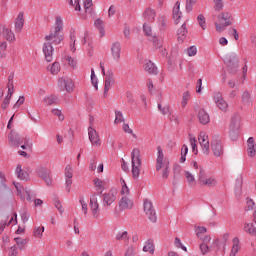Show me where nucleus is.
<instances>
[{
	"instance_id": "9",
	"label": "nucleus",
	"mask_w": 256,
	"mask_h": 256,
	"mask_svg": "<svg viewBox=\"0 0 256 256\" xmlns=\"http://www.w3.org/2000/svg\"><path fill=\"white\" fill-rule=\"evenodd\" d=\"M36 173L38 177H40V179H43V181H45L48 187H51V185H53V180L51 179V170L43 166H40L37 168Z\"/></svg>"
},
{
	"instance_id": "20",
	"label": "nucleus",
	"mask_w": 256,
	"mask_h": 256,
	"mask_svg": "<svg viewBox=\"0 0 256 256\" xmlns=\"http://www.w3.org/2000/svg\"><path fill=\"white\" fill-rule=\"evenodd\" d=\"M24 25H25V18L23 16V12H20L15 20L16 33H21V31H23Z\"/></svg>"
},
{
	"instance_id": "40",
	"label": "nucleus",
	"mask_w": 256,
	"mask_h": 256,
	"mask_svg": "<svg viewBox=\"0 0 256 256\" xmlns=\"http://www.w3.org/2000/svg\"><path fill=\"white\" fill-rule=\"evenodd\" d=\"M187 153H189V148L187 147V145L184 144L181 149L180 163L187 161Z\"/></svg>"
},
{
	"instance_id": "34",
	"label": "nucleus",
	"mask_w": 256,
	"mask_h": 256,
	"mask_svg": "<svg viewBox=\"0 0 256 256\" xmlns=\"http://www.w3.org/2000/svg\"><path fill=\"white\" fill-rule=\"evenodd\" d=\"M57 101H59V98H57V96L53 94L43 99V102L47 105H55L57 104Z\"/></svg>"
},
{
	"instance_id": "31",
	"label": "nucleus",
	"mask_w": 256,
	"mask_h": 256,
	"mask_svg": "<svg viewBox=\"0 0 256 256\" xmlns=\"http://www.w3.org/2000/svg\"><path fill=\"white\" fill-rule=\"evenodd\" d=\"M143 15L150 23H153V21H155V10L147 8Z\"/></svg>"
},
{
	"instance_id": "1",
	"label": "nucleus",
	"mask_w": 256,
	"mask_h": 256,
	"mask_svg": "<svg viewBox=\"0 0 256 256\" xmlns=\"http://www.w3.org/2000/svg\"><path fill=\"white\" fill-rule=\"evenodd\" d=\"M63 30V19L61 16L56 17L55 27L54 30L50 31V34L45 36V41L43 45V53L45 55V59L48 63L53 61V45H59L61 41H63V36L61 31Z\"/></svg>"
},
{
	"instance_id": "30",
	"label": "nucleus",
	"mask_w": 256,
	"mask_h": 256,
	"mask_svg": "<svg viewBox=\"0 0 256 256\" xmlns=\"http://www.w3.org/2000/svg\"><path fill=\"white\" fill-rule=\"evenodd\" d=\"M93 183H94V185L96 187V191H98V194L99 195H103V191L105 189V187L103 186V183H104L103 180H101L99 178H95L93 180Z\"/></svg>"
},
{
	"instance_id": "43",
	"label": "nucleus",
	"mask_w": 256,
	"mask_h": 256,
	"mask_svg": "<svg viewBox=\"0 0 256 256\" xmlns=\"http://www.w3.org/2000/svg\"><path fill=\"white\" fill-rule=\"evenodd\" d=\"M14 241L19 249H23L27 245V239H23L21 237L14 238Z\"/></svg>"
},
{
	"instance_id": "59",
	"label": "nucleus",
	"mask_w": 256,
	"mask_h": 256,
	"mask_svg": "<svg viewBox=\"0 0 256 256\" xmlns=\"http://www.w3.org/2000/svg\"><path fill=\"white\" fill-rule=\"evenodd\" d=\"M187 53L189 57H195V55H197V47L196 46H190L187 49Z\"/></svg>"
},
{
	"instance_id": "14",
	"label": "nucleus",
	"mask_w": 256,
	"mask_h": 256,
	"mask_svg": "<svg viewBox=\"0 0 256 256\" xmlns=\"http://www.w3.org/2000/svg\"><path fill=\"white\" fill-rule=\"evenodd\" d=\"M211 150L214 157H221V155H223V144L221 143V140H212Z\"/></svg>"
},
{
	"instance_id": "7",
	"label": "nucleus",
	"mask_w": 256,
	"mask_h": 256,
	"mask_svg": "<svg viewBox=\"0 0 256 256\" xmlns=\"http://www.w3.org/2000/svg\"><path fill=\"white\" fill-rule=\"evenodd\" d=\"M241 128V119L239 115H234L231 118L230 128H229V136L232 141H236L237 137H239V129Z\"/></svg>"
},
{
	"instance_id": "44",
	"label": "nucleus",
	"mask_w": 256,
	"mask_h": 256,
	"mask_svg": "<svg viewBox=\"0 0 256 256\" xmlns=\"http://www.w3.org/2000/svg\"><path fill=\"white\" fill-rule=\"evenodd\" d=\"M91 83L97 91V89H99V86H98L99 81L97 79V76L95 75V70L93 68L91 69Z\"/></svg>"
},
{
	"instance_id": "41",
	"label": "nucleus",
	"mask_w": 256,
	"mask_h": 256,
	"mask_svg": "<svg viewBox=\"0 0 256 256\" xmlns=\"http://www.w3.org/2000/svg\"><path fill=\"white\" fill-rule=\"evenodd\" d=\"M248 148L247 153L248 155H253V147H255V139L253 137L248 138Z\"/></svg>"
},
{
	"instance_id": "23",
	"label": "nucleus",
	"mask_w": 256,
	"mask_h": 256,
	"mask_svg": "<svg viewBox=\"0 0 256 256\" xmlns=\"http://www.w3.org/2000/svg\"><path fill=\"white\" fill-rule=\"evenodd\" d=\"M198 118H199L201 125H207L209 123V121L211 120L209 118V114L207 113V111H205V109L199 110Z\"/></svg>"
},
{
	"instance_id": "3",
	"label": "nucleus",
	"mask_w": 256,
	"mask_h": 256,
	"mask_svg": "<svg viewBox=\"0 0 256 256\" xmlns=\"http://www.w3.org/2000/svg\"><path fill=\"white\" fill-rule=\"evenodd\" d=\"M216 31L223 33L227 27L233 25V16L229 12H222L218 15V22H215Z\"/></svg>"
},
{
	"instance_id": "60",
	"label": "nucleus",
	"mask_w": 256,
	"mask_h": 256,
	"mask_svg": "<svg viewBox=\"0 0 256 256\" xmlns=\"http://www.w3.org/2000/svg\"><path fill=\"white\" fill-rule=\"evenodd\" d=\"M200 250L202 255H207V253H209V251H211V248H209L208 244H200Z\"/></svg>"
},
{
	"instance_id": "49",
	"label": "nucleus",
	"mask_w": 256,
	"mask_h": 256,
	"mask_svg": "<svg viewBox=\"0 0 256 256\" xmlns=\"http://www.w3.org/2000/svg\"><path fill=\"white\" fill-rule=\"evenodd\" d=\"M67 2L74 7L75 11H81V0H74V3L73 0H67Z\"/></svg>"
},
{
	"instance_id": "58",
	"label": "nucleus",
	"mask_w": 256,
	"mask_h": 256,
	"mask_svg": "<svg viewBox=\"0 0 256 256\" xmlns=\"http://www.w3.org/2000/svg\"><path fill=\"white\" fill-rule=\"evenodd\" d=\"M158 109L162 113V115H169V106H162L161 103L158 104Z\"/></svg>"
},
{
	"instance_id": "61",
	"label": "nucleus",
	"mask_w": 256,
	"mask_h": 256,
	"mask_svg": "<svg viewBox=\"0 0 256 256\" xmlns=\"http://www.w3.org/2000/svg\"><path fill=\"white\" fill-rule=\"evenodd\" d=\"M185 177L187 179V182L191 185V183H195V176H193V174H191V172L186 171L185 172Z\"/></svg>"
},
{
	"instance_id": "63",
	"label": "nucleus",
	"mask_w": 256,
	"mask_h": 256,
	"mask_svg": "<svg viewBox=\"0 0 256 256\" xmlns=\"http://www.w3.org/2000/svg\"><path fill=\"white\" fill-rule=\"evenodd\" d=\"M9 103H11V98L6 96L1 104V109L3 110L7 109V107H9Z\"/></svg>"
},
{
	"instance_id": "36",
	"label": "nucleus",
	"mask_w": 256,
	"mask_h": 256,
	"mask_svg": "<svg viewBox=\"0 0 256 256\" xmlns=\"http://www.w3.org/2000/svg\"><path fill=\"white\" fill-rule=\"evenodd\" d=\"M84 9L85 13L91 15L93 13V1L92 0H84Z\"/></svg>"
},
{
	"instance_id": "22",
	"label": "nucleus",
	"mask_w": 256,
	"mask_h": 256,
	"mask_svg": "<svg viewBox=\"0 0 256 256\" xmlns=\"http://www.w3.org/2000/svg\"><path fill=\"white\" fill-rule=\"evenodd\" d=\"M144 71H146V73H149V75H157V73H159V71L157 70V66H155V64L151 60L144 64Z\"/></svg>"
},
{
	"instance_id": "55",
	"label": "nucleus",
	"mask_w": 256,
	"mask_h": 256,
	"mask_svg": "<svg viewBox=\"0 0 256 256\" xmlns=\"http://www.w3.org/2000/svg\"><path fill=\"white\" fill-rule=\"evenodd\" d=\"M214 9L215 11L223 10V0H214Z\"/></svg>"
},
{
	"instance_id": "47",
	"label": "nucleus",
	"mask_w": 256,
	"mask_h": 256,
	"mask_svg": "<svg viewBox=\"0 0 256 256\" xmlns=\"http://www.w3.org/2000/svg\"><path fill=\"white\" fill-rule=\"evenodd\" d=\"M45 231V227L38 226L34 228V237H38L41 239L43 237V232Z\"/></svg>"
},
{
	"instance_id": "25",
	"label": "nucleus",
	"mask_w": 256,
	"mask_h": 256,
	"mask_svg": "<svg viewBox=\"0 0 256 256\" xmlns=\"http://www.w3.org/2000/svg\"><path fill=\"white\" fill-rule=\"evenodd\" d=\"M175 5L176 7L173 8V19L175 20V24L179 25V19H181V3L177 1Z\"/></svg>"
},
{
	"instance_id": "27",
	"label": "nucleus",
	"mask_w": 256,
	"mask_h": 256,
	"mask_svg": "<svg viewBox=\"0 0 256 256\" xmlns=\"http://www.w3.org/2000/svg\"><path fill=\"white\" fill-rule=\"evenodd\" d=\"M58 83L59 85H61V87H65L68 93H71L73 91V82L71 80H65L63 78H60L58 80Z\"/></svg>"
},
{
	"instance_id": "16",
	"label": "nucleus",
	"mask_w": 256,
	"mask_h": 256,
	"mask_svg": "<svg viewBox=\"0 0 256 256\" xmlns=\"http://www.w3.org/2000/svg\"><path fill=\"white\" fill-rule=\"evenodd\" d=\"M66 177V191L69 193L71 191V185H73V168L71 165H67L65 168Z\"/></svg>"
},
{
	"instance_id": "21",
	"label": "nucleus",
	"mask_w": 256,
	"mask_h": 256,
	"mask_svg": "<svg viewBox=\"0 0 256 256\" xmlns=\"http://www.w3.org/2000/svg\"><path fill=\"white\" fill-rule=\"evenodd\" d=\"M119 207L122 211H125V209H132L133 201L131 199H129L127 196H124L119 201Z\"/></svg>"
},
{
	"instance_id": "24",
	"label": "nucleus",
	"mask_w": 256,
	"mask_h": 256,
	"mask_svg": "<svg viewBox=\"0 0 256 256\" xmlns=\"http://www.w3.org/2000/svg\"><path fill=\"white\" fill-rule=\"evenodd\" d=\"M177 35L178 41H180V43H183V41H185L187 37V24H182V26L177 31Z\"/></svg>"
},
{
	"instance_id": "17",
	"label": "nucleus",
	"mask_w": 256,
	"mask_h": 256,
	"mask_svg": "<svg viewBox=\"0 0 256 256\" xmlns=\"http://www.w3.org/2000/svg\"><path fill=\"white\" fill-rule=\"evenodd\" d=\"M198 141L202 147L203 153H205V155H209V137L206 136L205 133L201 132L198 137Z\"/></svg>"
},
{
	"instance_id": "51",
	"label": "nucleus",
	"mask_w": 256,
	"mask_h": 256,
	"mask_svg": "<svg viewBox=\"0 0 256 256\" xmlns=\"http://www.w3.org/2000/svg\"><path fill=\"white\" fill-rule=\"evenodd\" d=\"M79 203L82 207V211L84 213V215H87L89 208L87 207V203L85 202V198L80 197Z\"/></svg>"
},
{
	"instance_id": "19",
	"label": "nucleus",
	"mask_w": 256,
	"mask_h": 256,
	"mask_svg": "<svg viewBox=\"0 0 256 256\" xmlns=\"http://www.w3.org/2000/svg\"><path fill=\"white\" fill-rule=\"evenodd\" d=\"M111 55L114 61L119 62L121 59V43L114 42L111 46Z\"/></svg>"
},
{
	"instance_id": "26",
	"label": "nucleus",
	"mask_w": 256,
	"mask_h": 256,
	"mask_svg": "<svg viewBox=\"0 0 256 256\" xmlns=\"http://www.w3.org/2000/svg\"><path fill=\"white\" fill-rule=\"evenodd\" d=\"M16 175L18 179H21V181H27L29 179V173H27V171H23L21 164H18L16 167Z\"/></svg>"
},
{
	"instance_id": "11",
	"label": "nucleus",
	"mask_w": 256,
	"mask_h": 256,
	"mask_svg": "<svg viewBox=\"0 0 256 256\" xmlns=\"http://www.w3.org/2000/svg\"><path fill=\"white\" fill-rule=\"evenodd\" d=\"M8 141L11 147H19L23 143V137L15 130H11L8 135Z\"/></svg>"
},
{
	"instance_id": "56",
	"label": "nucleus",
	"mask_w": 256,
	"mask_h": 256,
	"mask_svg": "<svg viewBox=\"0 0 256 256\" xmlns=\"http://www.w3.org/2000/svg\"><path fill=\"white\" fill-rule=\"evenodd\" d=\"M52 113L59 118V121H64L65 120V116L63 115V113H61V110L59 109H52Z\"/></svg>"
},
{
	"instance_id": "12",
	"label": "nucleus",
	"mask_w": 256,
	"mask_h": 256,
	"mask_svg": "<svg viewBox=\"0 0 256 256\" xmlns=\"http://www.w3.org/2000/svg\"><path fill=\"white\" fill-rule=\"evenodd\" d=\"M90 208L94 219H99V202L97 201V194L94 193L90 196Z\"/></svg>"
},
{
	"instance_id": "48",
	"label": "nucleus",
	"mask_w": 256,
	"mask_h": 256,
	"mask_svg": "<svg viewBox=\"0 0 256 256\" xmlns=\"http://www.w3.org/2000/svg\"><path fill=\"white\" fill-rule=\"evenodd\" d=\"M115 120L114 123L117 125L119 123H123V121H125V118H123V112L122 111H115Z\"/></svg>"
},
{
	"instance_id": "13",
	"label": "nucleus",
	"mask_w": 256,
	"mask_h": 256,
	"mask_svg": "<svg viewBox=\"0 0 256 256\" xmlns=\"http://www.w3.org/2000/svg\"><path fill=\"white\" fill-rule=\"evenodd\" d=\"M115 83V78L112 70H108L105 78L104 84V97H107V93H109V89H111L112 85Z\"/></svg>"
},
{
	"instance_id": "35",
	"label": "nucleus",
	"mask_w": 256,
	"mask_h": 256,
	"mask_svg": "<svg viewBox=\"0 0 256 256\" xmlns=\"http://www.w3.org/2000/svg\"><path fill=\"white\" fill-rule=\"evenodd\" d=\"M48 71H50L52 75H57V73H59V71H61V64H59V62H54L50 66V68L48 66Z\"/></svg>"
},
{
	"instance_id": "32",
	"label": "nucleus",
	"mask_w": 256,
	"mask_h": 256,
	"mask_svg": "<svg viewBox=\"0 0 256 256\" xmlns=\"http://www.w3.org/2000/svg\"><path fill=\"white\" fill-rule=\"evenodd\" d=\"M95 28L100 31L101 37H105V28L103 27V20L100 18L96 19L94 22Z\"/></svg>"
},
{
	"instance_id": "5",
	"label": "nucleus",
	"mask_w": 256,
	"mask_h": 256,
	"mask_svg": "<svg viewBox=\"0 0 256 256\" xmlns=\"http://www.w3.org/2000/svg\"><path fill=\"white\" fill-rule=\"evenodd\" d=\"M224 63L230 75H236L237 71H239V57L237 56V54H227L224 57Z\"/></svg>"
},
{
	"instance_id": "57",
	"label": "nucleus",
	"mask_w": 256,
	"mask_h": 256,
	"mask_svg": "<svg viewBox=\"0 0 256 256\" xmlns=\"http://www.w3.org/2000/svg\"><path fill=\"white\" fill-rule=\"evenodd\" d=\"M70 39L72 41V44H70V49H71L72 53H75V51H77V48L75 47V43L77 41L75 34H71Z\"/></svg>"
},
{
	"instance_id": "33",
	"label": "nucleus",
	"mask_w": 256,
	"mask_h": 256,
	"mask_svg": "<svg viewBox=\"0 0 256 256\" xmlns=\"http://www.w3.org/2000/svg\"><path fill=\"white\" fill-rule=\"evenodd\" d=\"M244 231L245 233H249V235H251L252 237H255L256 235V228L254 224L246 223L244 225Z\"/></svg>"
},
{
	"instance_id": "18",
	"label": "nucleus",
	"mask_w": 256,
	"mask_h": 256,
	"mask_svg": "<svg viewBox=\"0 0 256 256\" xmlns=\"http://www.w3.org/2000/svg\"><path fill=\"white\" fill-rule=\"evenodd\" d=\"M214 102L216 103L220 111H227L229 104H227V102L223 99V96L221 95V93H217L214 96Z\"/></svg>"
},
{
	"instance_id": "52",
	"label": "nucleus",
	"mask_w": 256,
	"mask_h": 256,
	"mask_svg": "<svg viewBox=\"0 0 256 256\" xmlns=\"http://www.w3.org/2000/svg\"><path fill=\"white\" fill-rule=\"evenodd\" d=\"M191 95L189 94V92H184L183 96H182V102H181V106L182 107H187V102L189 101Z\"/></svg>"
},
{
	"instance_id": "4",
	"label": "nucleus",
	"mask_w": 256,
	"mask_h": 256,
	"mask_svg": "<svg viewBox=\"0 0 256 256\" xmlns=\"http://www.w3.org/2000/svg\"><path fill=\"white\" fill-rule=\"evenodd\" d=\"M131 161L132 177L133 179H139V175H141V151L138 148L132 150Z\"/></svg>"
},
{
	"instance_id": "45",
	"label": "nucleus",
	"mask_w": 256,
	"mask_h": 256,
	"mask_svg": "<svg viewBox=\"0 0 256 256\" xmlns=\"http://www.w3.org/2000/svg\"><path fill=\"white\" fill-rule=\"evenodd\" d=\"M197 21H198L199 26L201 27V29H203V31H205V29H207L205 16L203 14H199L198 17H197Z\"/></svg>"
},
{
	"instance_id": "46",
	"label": "nucleus",
	"mask_w": 256,
	"mask_h": 256,
	"mask_svg": "<svg viewBox=\"0 0 256 256\" xmlns=\"http://www.w3.org/2000/svg\"><path fill=\"white\" fill-rule=\"evenodd\" d=\"M7 42H0V59H5L7 53Z\"/></svg>"
},
{
	"instance_id": "53",
	"label": "nucleus",
	"mask_w": 256,
	"mask_h": 256,
	"mask_svg": "<svg viewBox=\"0 0 256 256\" xmlns=\"http://www.w3.org/2000/svg\"><path fill=\"white\" fill-rule=\"evenodd\" d=\"M122 189H121V194L122 195H129V187H127V183L123 180V178L120 179Z\"/></svg>"
},
{
	"instance_id": "38",
	"label": "nucleus",
	"mask_w": 256,
	"mask_h": 256,
	"mask_svg": "<svg viewBox=\"0 0 256 256\" xmlns=\"http://www.w3.org/2000/svg\"><path fill=\"white\" fill-rule=\"evenodd\" d=\"M152 42L155 49H161L163 47V39L157 36H152Z\"/></svg>"
},
{
	"instance_id": "28",
	"label": "nucleus",
	"mask_w": 256,
	"mask_h": 256,
	"mask_svg": "<svg viewBox=\"0 0 256 256\" xmlns=\"http://www.w3.org/2000/svg\"><path fill=\"white\" fill-rule=\"evenodd\" d=\"M239 243H240L239 238L235 237L233 239V246H232L231 253L229 256H237V254L241 250V246L239 245Z\"/></svg>"
},
{
	"instance_id": "10",
	"label": "nucleus",
	"mask_w": 256,
	"mask_h": 256,
	"mask_svg": "<svg viewBox=\"0 0 256 256\" xmlns=\"http://www.w3.org/2000/svg\"><path fill=\"white\" fill-rule=\"evenodd\" d=\"M104 207H110L117 199V190L111 188L107 193L102 194Z\"/></svg>"
},
{
	"instance_id": "6",
	"label": "nucleus",
	"mask_w": 256,
	"mask_h": 256,
	"mask_svg": "<svg viewBox=\"0 0 256 256\" xmlns=\"http://www.w3.org/2000/svg\"><path fill=\"white\" fill-rule=\"evenodd\" d=\"M198 183L199 185H202V187H215L217 185V180L213 177H208L207 172H205L203 167H199Z\"/></svg>"
},
{
	"instance_id": "50",
	"label": "nucleus",
	"mask_w": 256,
	"mask_h": 256,
	"mask_svg": "<svg viewBox=\"0 0 256 256\" xmlns=\"http://www.w3.org/2000/svg\"><path fill=\"white\" fill-rule=\"evenodd\" d=\"M197 3V0H186V11L191 13L193 11V6Z\"/></svg>"
},
{
	"instance_id": "15",
	"label": "nucleus",
	"mask_w": 256,
	"mask_h": 256,
	"mask_svg": "<svg viewBox=\"0 0 256 256\" xmlns=\"http://www.w3.org/2000/svg\"><path fill=\"white\" fill-rule=\"evenodd\" d=\"M88 136L89 141L90 143H92V145H96V147H99V145H101V139L99 138V134L97 133V130L93 128V126H89Z\"/></svg>"
},
{
	"instance_id": "2",
	"label": "nucleus",
	"mask_w": 256,
	"mask_h": 256,
	"mask_svg": "<svg viewBox=\"0 0 256 256\" xmlns=\"http://www.w3.org/2000/svg\"><path fill=\"white\" fill-rule=\"evenodd\" d=\"M158 155L156 159V171L159 173L161 171V175L163 179H169V160L165 159V155L163 154V149L161 146L157 147Z\"/></svg>"
},
{
	"instance_id": "62",
	"label": "nucleus",
	"mask_w": 256,
	"mask_h": 256,
	"mask_svg": "<svg viewBox=\"0 0 256 256\" xmlns=\"http://www.w3.org/2000/svg\"><path fill=\"white\" fill-rule=\"evenodd\" d=\"M66 61H68V65L70 67H73V68L77 67V60L73 59V57L67 56Z\"/></svg>"
},
{
	"instance_id": "42",
	"label": "nucleus",
	"mask_w": 256,
	"mask_h": 256,
	"mask_svg": "<svg viewBox=\"0 0 256 256\" xmlns=\"http://www.w3.org/2000/svg\"><path fill=\"white\" fill-rule=\"evenodd\" d=\"M116 241H129V233L127 231L119 232L116 235Z\"/></svg>"
},
{
	"instance_id": "64",
	"label": "nucleus",
	"mask_w": 256,
	"mask_h": 256,
	"mask_svg": "<svg viewBox=\"0 0 256 256\" xmlns=\"http://www.w3.org/2000/svg\"><path fill=\"white\" fill-rule=\"evenodd\" d=\"M143 31L147 37H151V26L147 25V23H144Z\"/></svg>"
},
{
	"instance_id": "37",
	"label": "nucleus",
	"mask_w": 256,
	"mask_h": 256,
	"mask_svg": "<svg viewBox=\"0 0 256 256\" xmlns=\"http://www.w3.org/2000/svg\"><path fill=\"white\" fill-rule=\"evenodd\" d=\"M3 35L8 41H15V34L13 33V31H11V29L5 28V26Z\"/></svg>"
},
{
	"instance_id": "39",
	"label": "nucleus",
	"mask_w": 256,
	"mask_h": 256,
	"mask_svg": "<svg viewBox=\"0 0 256 256\" xmlns=\"http://www.w3.org/2000/svg\"><path fill=\"white\" fill-rule=\"evenodd\" d=\"M242 103L244 105H251V94L249 91H244L242 94Z\"/></svg>"
},
{
	"instance_id": "8",
	"label": "nucleus",
	"mask_w": 256,
	"mask_h": 256,
	"mask_svg": "<svg viewBox=\"0 0 256 256\" xmlns=\"http://www.w3.org/2000/svg\"><path fill=\"white\" fill-rule=\"evenodd\" d=\"M143 205L144 212L146 213L149 221H151V223H157V212L153 207V202H151L149 199H145Z\"/></svg>"
},
{
	"instance_id": "54",
	"label": "nucleus",
	"mask_w": 256,
	"mask_h": 256,
	"mask_svg": "<svg viewBox=\"0 0 256 256\" xmlns=\"http://www.w3.org/2000/svg\"><path fill=\"white\" fill-rule=\"evenodd\" d=\"M54 205L56 209L59 211L60 215H63V206L61 205V201H59V198L54 199Z\"/></svg>"
},
{
	"instance_id": "29",
	"label": "nucleus",
	"mask_w": 256,
	"mask_h": 256,
	"mask_svg": "<svg viewBox=\"0 0 256 256\" xmlns=\"http://www.w3.org/2000/svg\"><path fill=\"white\" fill-rule=\"evenodd\" d=\"M143 251L145 253H150L151 255H153V253H155V245H153V240L149 239L144 247H143Z\"/></svg>"
}]
</instances>
